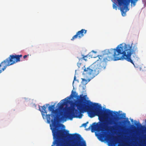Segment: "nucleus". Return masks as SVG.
I'll list each match as a JSON object with an SVG mask.
<instances>
[{"label":"nucleus","mask_w":146,"mask_h":146,"mask_svg":"<svg viewBox=\"0 0 146 146\" xmlns=\"http://www.w3.org/2000/svg\"><path fill=\"white\" fill-rule=\"evenodd\" d=\"M82 80L83 81H86V80L84 79H82Z\"/></svg>","instance_id":"2eb2a0df"},{"label":"nucleus","mask_w":146,"mask_h":146,"mask_svg":"<svg viewBox=\"0 0 146 146\" xmlns=\"http://www.w3.org/2000/svg\"><path fill=\"white\" fill-rule=\"evenodd\" d=\"M45 105L46 106H48L49 105V104H45Z\"/></svg>","instance_id":"f3484780"},{"label":"nucleus","mask_w":146,"mask_h":146,"mask_svg":"<svg viewBox=\"0 0 146 146\" xmlns=\"http://www.w3.org/2000/svg\"><path fill=\"white\" fill-rule=\"evenodd\" d=\"M133 120V119H132V120H131V121H132Z\"/></svg>","instance_id":"aec40b11"},{"label":"nucleus","mask_w":146,"mask_h":146,"mask_svg":"<svg viewBox=\"0 0 146 146\" xmlns=\"http://www.w3.org/2000/svg\"><path fill=\"white\" fill-rule=\"evenodd\" d=\"M22 56V54L10 55L8 58L0 64V74L2 72V70L3 71H4L7 66L20 62V58Z\"/></svg>","instance_id":"39448f33"},{"label":"nucleus","mask_w":146,"mask_h":146,"mask_svg":"<svg viewBox=\"0 0 146 146\" xmlns=\"http://www.w3.org/2000/svg\"><path fill=\"white\" fill-rule=\"evenodd\" d=\"M139 125L140 127H142L143 128H145V127H144L143 126H142L140 123H139Z\"/></svg>","instance_id":"ddd939ff"},{"label":"nucleus","mask_w":146,"mask_h":146,"mask_svg":"<svg viewBox=\"0 0 146 146\" xmlns=\"http://www.w3.org/2000/svg\"><path fill=\"white\" fill-rule=\"evenodd\" d=\"M76 79V77L75 76L74 77V80H75Z\"/></svg>","instance_id":"dca6fc26"},{"label":"nucleus","mask_w":146,"mask_h":146,"mask_svg":"<svg viewBox=\"0 0 146 146\" xmlns=\"http://www.w3.org/2000/svg\"><path fill=\"white\" fill-rule=\"evenodd\" d=\"M86 96L80 97V102H82L84 101H85L84 104L81 103L76 104L73 103L72 106L71 108H68L69 110H71V113H74V115H72L71 119L73 117L81 118L82 115L81 113L87 111L88 112V116L91 118L94 117L95 115L98 116L100 122L93 123L86 129V130L91 129L92 132H94L95 131H100L101 129L104 127L108 128L107 126L108 125L113 124H114L115 126H110V129L114 130L115 128L117 130H118L122 128L123 127L121 125H117L116 123H113V120H110V121L105 122V118L108 115L113 116V112L109 109H106L103 113V110L100 105H99L97 103L93 104L90 100H87L85 97Z\"/></svg>","instance_id":"f03ea898"},{"label":"nucleus","mask_w":146,"mask_h":146,"mask_svg":"<svg viewBox=\"0 0 146 146\" xmlns=\"http://www.w3.org/2000/svg\"><path fill=\"white\" fill-rule=\"evenodd\" d=\"M82 61H81V60H79V61L77 64V66L79 68L80 67V66L82 63Z\"/></svg>","instance_id":"9d476101"},{"label":"nucleus","mask_w":146,"mask_h":146,"mask_svg":"<svg viewBox=\"0 0 146 146\" xmlns=\"http://www.w3.org/2000/svg\"><path fill=\"white\" fill-rule=\"evenodd\" d=\"M113 9H115L116 10H117V5L116 4L114 3L113 5Z\"/></svg>","instance_id":"9b49d317"},{"label":"nucleus","mask_w":146,"mask_h":146,"mask_svg":"<svg viewBox=\"0 0 146 146\" xmlns=\"http://www.w3.org/2000/svg\"><path fill=\"white\" fill-rule=\"evenodd\" d=\"M87 31L84 29H82L80 31H78L76 33V34L74 36L71 40H74L75 39L78 37L79 38H81L84 36V34H85L87 32Z\"/></svg>","instance_id":"423d86ee"},{"label":"nucleus","mask_w":146,"mask_h":146,"mask_svg":"<svg viewBox=\"0 0 146 146\" xmlns=\"http://www.w3.org/2000/svg\"><path fill=\"white\" fill-rule=\"evenodd\" d=\"M137 124H137H137H135V125H137Z\"/></svg>","instance_id":"6ab92c4d"},{"label":"nucleus","mask_w":146,"mask_h":146,"mask_svg":"<svg viewBox=\"0 0 146 146\" xmlns=\"http://www.w3.org/2000/svg\"><path fill=\"white\" fill-rule=\"evenodd\" d=\"M88 123V122L87 121L86 123L83 124L82 126H83L84 127H86V126H87V124Z\"/></svg>","instance_id":"f8f14e48"},{"label":"nucleus","mask_w":146,"mask_h":146,"mask_svg":"<svg viewBox=\"0 0 146 146\" xmlns=\"http://www.w3.org/2000/svg\"><path fill=\"white\" fill-rule=\"evenodd\" d=\"M76 92L73 91V90H72V94L70 95V96L68 97L67 98H65L64 99L62 100L61 101V102L63 101V102H65V103L66 102H68V100L70 99L71 97H76Z\"/></svg>","instance_id":"6e6552de"},{"label":"nucleus","mask_w":146,"mask_h":146,"mask_svg":"<svg viewBox=\"0 0 146 146\" xmlns=\"http://www.w3.org/2000/svg\"><path fill=\"white\" fill-rule=\"evenodd\" d=\"M82 57L81 58H78V60H81V61H82L84 60L85 61H86L87 60V58L88 56V54L86 56H84L83 55H82Z\"/></svg>","instance_id":"1a4fd4ad"},{"label":"nucleus","mask_w":146,"mask_h":146,"mask_svg":"<svg viewBox=\"0 0 146 146\" xmlns=\"http://www.w3.org/2000/svg\"><path fill=\"white\" fill-rule=\"evenodd\" d=\"M29 56V54H28V55H24V56H23V58L24 59H25V58H27L28 56Z\"/></svg>","instance_id":"4468645a"},{"label":"nucleus","mask_w":146,"mask_h":146,"mask_svg":"<svg viewBox=\"0 0 146 146\" xmlns=\"http://www.w3.org/2000/svg\"><path fill=\"white\" fill-rule=\"evenodd\" d=\"M138 51L137 44H130L122 43L118 45L115 49H111L105 51L106 56L104 58V61L98 60L88 67L84 66L83 74L92 79L96 76L106 67L105 62L113 60L116 61L125 59L134 65L133 61L137 60L139 58L136 53Z\"/></svg>","instance_id":"f257e3e1"},{"label":"nucleus","mask_w":146,"mask_h":146,"mask_svg":"<svg viewBox=\"0 0 146 146\" xmlns=\"http://www.w3.org/2000/svg\"><path fill=\"white\" fill-rule=\"evenodd\" d=\"M63 131H60L59 133L60 137H58L54 142L53 144H56V146H67L64 142L61 140V137H64L63 133H61ZM66 136L69 137V139L71 140L72 143L71 146H86V141H84L83 139L79 134L77 133H68V131H65Z\"/></svg>","instance_id":"20e7f679"},{"label":"nucleus","mask_w":146,"mask_h":146,"mask_svg":"<svg viewBox=\"0 0 146 146\" xmlns=\"http://www.w3.org/2000/svg\"><path fill=\"white\" fill-rule=\"evenodd\" d=\"M61 102L58 104L57 105L58 107L55 110H54L55 104L49 106L48 110L49 111H51V114H47V111H46V108L45 106V105L42 106H39V110L41 113L43 119L46 118L48 123L51 122L53 126L54 127L53 129L51 128L54 139L51 146H54L55 145H53V143L55 140L57 139L56 136L57 137H60V135L59 133L60 131H63L62 133H63L64 135V137L61 138L62 141H63V139H69V137L66 135V133L65 131H68V133H69V131L65 129H59L56 127V125L57 121L59 120L66 121L65 119L66 118L71 119L72 115H74V114H73V113H71V110H69L68 108H71V107H65L64 108V106L65 105V102L63 101Z\"/></svg>","instance_id":"7ed1b4c3"},{"label":"nucleus","mask_w":146,"mask_h":146,"mask_svg":"<svg viewBox=\"0 0 146 146\" xmlns=\"http://www.w3.org/2000/svg\"><path fill=\"white\" fill-rule=\"evenodd\" d=\"M87 31L84 29H82L80 31H78L76 33V34L74 36L71 40H74L75 39L78 37L79 38H81L84 36V34H85L87 32Z\"/></svg>","instance_id":"0eeeda50"},{"label":"nucleus","mask_w":146,"mask_h":146,"mask_svg":"<svg viewBox=\"0 0 146 146\" xmlns=\"http://www.w3.org/2000/svg\"><path fill=\"white\" fill-rule=\"evenodd\" d=\"M127 122L128 123H130V122L129 121H128Z\"/></svg>","instance_id":"a211bd4d"}]
</instances>
